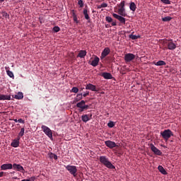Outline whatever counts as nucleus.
Listing matches in <instances>:
<instances>
[{
  "mask_svg": "<svg viewBox=\"0 0 181 181\" xmlns=\"http://www.w3.org/2000/svg\"><path fill=\"white\" fill-rule=\"evenodd\" d=\"M99 160L101 163V164L104 165L107 168H110V169L115 168V166H114V165L112 164L111 161H110L108 158L105 157V156H101L99 158Z\"/></svg>",
  "mask_w": 181,
  "mask_h": 181,
  "instance_id": "nucleus-1",
  "label": "nucleus"
},
{
  "mask_svg": "<svg viewBox=\"0 0 181 181\" xmlns=\"http://www.w3.org/2000/svg\"><path fill=\"white\" fill-rule=\"evenodd\" d=\"M163 45L167 46L168 50H175L177 44L173 42V39H164Z\"/></svg>",
  "mask_w": 181,
  "mask_h": 181,
  "instance_id": "nucleus-2",
  "label": "nucleus"
},
{
  "mask_svg": "<svg viewBox=\"0 0 181 181\" xmlns=\"http://www.w3.org/2000/svg\"><path fill=\"white\" fill-rule=\"evenodd\" d=\"M160 135L163 136V139L164 140L168 141L174 134H173V132H172V130H170V129H165V130H163V132H160Z\"/></svg>",
  "mask_w": 181,
  "mask_h": 181,
  "instance_id": "nucleus-3",
  "label": "nucleus"
},
{
  "mask_svg": "<svg viewBox=\"0 0 181 181\" xmlns=\"http://www.w3.org/2000/svg\"><path fill=\"white\" fill-rule=\"evenodd\" d=\"M65 168L69 172L71 175L74 177H77V168L76 166H74V165H67L65 166Z\"/></svg>",
  "mask_w": 181,
  "mask_h": 181,
  "instance_id": "nucleus-4",
  "label": "nucleus"
},
{
  "mask_svg": "<svg viewBox=\"0 0 181 181\" xmlns=\"http://www.w3.org/2000/svg\"><path fill=\"white\" fill-rule=\"evenodd\" d=\"M76 107L79 108V112H83L84 110H87L89 108V105H86V101H84V100L78 102Z\"/></svg>",
  "mask_w": 181,
  "mask_h": 181,
  "instance_id": "nucleus-5",
  "label": "nucleus"
},
{
  "mask_svg": "<svg viewBox=\"0 0 181 181\" xmlns=\"http://www.w3.org/2000/svg\"><path fill=\"white\" fill-rule=\"evenodd\" d=\"M41 129L44 132V133L47 135L49 139H53V133L50 128L47 127V126L42 125L41 126Z\"/></svg>",
  "mask_w": 181,
  "mask_h": 181,
  "instance_id": "nucleus-6",
  "label": "nucleus"
},
{
  "mask_svg": "<svg viewBox=\"0 0 181 181\" xmlns=\"http://www.w3.org/2000/svg\"><path fill=\"white\" fill-rule=\"evenodd\" d=\"M119 14L123 17H126L125 1L120 2V4L119 5Z\"/></svg>",
  "mask_w": 181,
  "mask_h": 181,
  "instance_id": "nucleus-7",
  "label": "nucleus"
},
{
  "mask_svg": "<svg viewBox=\"0 0 181 181\" xmlns=\"http://www.w3.org/2000/svg\"><path fill=\"white\" fill-rule=\"evenodd\" d=\"M151 150L153 152L154 154L157 156H162L163 152L160 149H158L153 144H151Z\"/></svg>",
  "mask_w": 181,
  "mask_h": 181,
  "instance_id": "nucleus-8",
  "label": "nucleus"
},
{
  "mask_svg": "<svg viewBox=\"0 0 181 181\" xmlns=\"http://www.w3.org/2000/svg\"><path fill=\"white\" fill-rule=\"evenodd\" d=\"M135 59V54L134 53H127L124 54V61L125 62H132Z\"/></svg>",
  "mask_w": 181,
  "mask_h": 181,
  "instance_id": "nucleus-9",
  "label": "nucleus"
},
{
  "mask_svg": "<svg viewBox=\"0 0 181 181\" xmlns=\"http://www.w3.org/2000/svg\"><path fill=\"white\" fill-rule=\"evenodd\" d=\"M113 17L117 19L122 24L125 25L126 24V19L124 18V16L121 15L116 14L115 13H113L112 14Z\"/></svg>",
  "mask_w": 181,
  "mask_h": 181,
  "instance_id": "nucleus-10",
  "label": "nucleus"
},
{
  "mask_svg": "<svg viewBox=\"0 0 181 181\" xmlns=\"http://www.w3.org/2000/svg\"><path fill=\"white\" fill-rule=\"evenodd\" d=\"M109 54H110V47H105V49L101 53V56H100L101 59H103V58L107 57V56H108Z\"/></svg>",
  "mask_w": 181,
  "mask_h": 181,
  "instance_id": "nucleus-11",
  "label": "nucleus"
},
{
  "mask_svg": "<svg viewBox=\"0 0 181 181\" xmlns=\"http://www.w3.org/2000/svg\"><path fill=\"white\" fill-rule=\"evenodd\" d=\"M86 89L87 90L98 91V89H97L96 86L94 84H91V83H88V84L86 85Z\"/></svg>",
  "mask_w": 181,
  "mask_h": 181,
  "instance_id": "nucleus-12",
  "label": "nucleus"
},
{
  "mask_svg": "<svg viewBox=\"0 0 181 181\" xmlns=\"http://www.w3.org/2000/svg\"><path fill=\"white\" fill-rule=\"evenodd\" d=\"M105 145L109 147V148H114L115 147H117V144H115V141H111L110 140L105 141Z\"/></svg>",
  "mask_w": 181,
  "mask_h": 181,
  "instance_id": "nucleus-13",
  "label": "nucleus"
},
{
  "mask_svg": "<svg viewBox=\"0 0 181 181\" xmlns=\"http://www.w3.org/2000/svg\"><path fill=\"white\" fill-rule=\"evenodd\" d=\"M13 168L14 169H17L18 171H20L22 173H24V172H25V168L20 164H13Z\"/></svg>",
  "mask_w": 181,
  "mask_h": 181,
  "instance_id": "nucleus-14",
  "label": "nucleus"
},
{
  "mask_svg": "<svg viewBox=\"0 0 181 181\" xmlns=\"http://www.w3.org/2000/svg\"><path fill=\"white\" fill-rule=\"evenodd\" d=\"M13 167V165L12 164H3L1 165V170H11Z\"/></svg>",
  "mask_w": 181,
  "mask_h": 181,
  "instance_id": "nucleus-15",
  "label": "nucleus"
},
{
  "mask_svg": "<svg viewBox=\"0 0 181 181\" xmlns=\"http://www.w3.org/2000/svg\"><path fill=\"white\" fill-rule=\"evenodd\" d=\"M102 76L105 80H112L113 78L112 75L110 72H103Z\"/></svg>",
  "mask_w": 181,
  "mask_h": 181,
  "instance_id": "nucleus-16",
  "label": "nucleus"
},
{
  "mask_svg": "<svg viewBox=\"0 0 181 181\" xmlns=\"http://www.w3.org/2000/svg\"><path fill=\"white\" fill-rule=\"evenodd\" d=\"M99 62H100L99 57H95L94 59L91 62V65H93V66H97V65L99 64Z\"/></svg>",
  "mask_w": 181,
  "mask_h": 181,
  "instance_id": "nucleus-17",
  "label": "nucleus"
},
{
  "mask_svg": "<svg viewBox=\"0 0 181 181\" xmlns=\"http://www.w3.org/2000/svg\"><path fill=\"white\" fill-rule=\"evenodd\" d=\"M92 117V115H88V114H85V115H82L81 116V119H82V121H83V122H88V121L90 120Z\"/></svg>",
  "mask_w": 181,
  "mask_h": 181,
  "instance_id": "nucleus-18",
  "label": "nucleus"
},
{
  "mask_svg": "<svg viewBox=\"0 0 181 181\" xmlns=\"http://www.w3.org/2000/svg\"><path fill=\"white\" fill-rule=\"evenodd\" d=\"M86 54H87V52H86V49H81L79 51V53L78 54L77 57L84 58V57H86Z\"/></svg>",
  "mask_w": 181,
  "mask_h": 181,
  "instance_id": "nucleus-19",
  "label": "nucleus"
},
{
  "mask_svg": "<svg viewBox=\"0 0 181 181\" xmlns=\"http://www.w3.org/2000/svg\"><path fill=\"white\" fill-rule=\"evenodd\" d=\"M83 15H84V18L86 21H90V16L88 14V8H84L83 9Z\"/></svg>",
  "mask_w": 181,
  "mask_h": 181,
  "instance_id": "nucleus-20",
  "label": "nucleus"
},
{
  "mask_svg": "<svg viewBox=\"0 0 181 181\" xmlns=\"http://www.w3.org/2000/svg\"><path fill=\"white\" fill-rule=\"evenodd\" d=\"M11 97L10 95L0 94V100H11Z\"/></svg>",
  "mask_w": 181,
  "mask_h": 181,
  "instance_id": "nucleus-21",
  "label": "nucleus"
},
{
  "mask_svg": "<svg viewBox=\"0 0 181 181\" xmlns=\"http://www.w3.org/2000/svg\"><path fill=\"white\" fill-rule=\"evenodd\" d=\"M158 168V171L160 172V173H163V175H168V172L165 171V168L161 165H159Z\"/></svg>",
  "mask_w": 181,
  "mask_h": 181,
  "instance_id": "nucleus-22",
  "label": "nucleus"
},
{
  "mask_svg": "<svg viewBox=\"0 0 181 181\" xmlns=\"http://www.w3.org/2000/svg\"><path fill=\"white\" fill-rule=\"evenodd\" d=\"M23 98V93L21 92H18L16 95H14V98H16L17 100H22Z\"/></svg>",
  "mask_w": 181,
  "mask_h": 181,
  "instance_id": "nucleus-23",
  "label": "nucleus"
},
{
  "mask_svg": "<svg viewBox=\"0 0 181 181\" xmlns=\"http://www.w3.org/2000/svg\"><path fill=\"white\" fill-rule=\"evenodd\" d=\"M129 8L131 9V11H133V12H135V11L136 9V5L135 2L130 3Z\"/></svg>",
  "mask_w": 181,
  "mask_h": 181,
  "instance_id": "nucleus-24",
  "label": "nucleus"
},
{
  "mask_svg": "<svg viewBox=\"0 0 181 181\" xmlns=\"http://www.w3.org/2000/svg\"><path fill=\"white\" fill-rule=\"evenodd\" d=\"M11 146L12 147H18V141H17V139H14V140H13V141L11 144Z\"/></svg>",
  "mask_w": 181,
  "mask_h": 181,
  "instance_id": "nucleus-25",
  "label": "nucleus"
},
{
  "mask_svg": "<svg viewBox=\"0 0 181 181\" xmlns=\"http://www.w3.org/2000/svg\"><path fill=\"white\" fill-rule=\"evenodd\" d=\"M82 98H83V95H82V93H78L77 98H75V100H74V103H75L76 102L80 101V100H82Z\"/></svg>",
  "mask_w": 181,
  "mask_h": 181,
  "instance_id": "nucleus-26",
  "label": "nucleus"
},
{
  "mask_svg": "<svg viewBox=\"0 0 181 181\" xmlns=\"http://www.w3.org/2000/svg\"><path fill=\"white\" fill-rule=\"evenodd\" d=\"M129 37L132 39L133 40H135L136 39L141 38V35H129Z\"/></svg>",
  "mask_w": 181,
  "mask_h": 181,
  "instance_id": "nucleus-27",
  "label": "nucleus"
},
{
  "mask_svg": "<svg viewBox=\"0 0 181 181\" xmlns=\"http://www.w3.org/2000/svg\"><path fill=\"white\" fill-rule=\"evenodd\" d=\"M155 65H157L158 66H161L163 65H165L166 63L164 61H158L156 63H154Z\"/></svg>",
  "mask_w": 181,
  "mask_h": 181,
  "instance_id": "nucleus-28",
  "label": "nucleus"
},
{
  "mask_svg": "<svg viewBox=\"0 0 181 181\" xmlns=\"http://www.w3.org/2000/svg\"><path fill=\"white\" fill-rule=\"evenodd\" d=\"M107 6H108L107 4H106L105 2H103L100 5L97 6V8L98 9H100V8H105V7H107Z\"/></svg>",
  "mask_w": 181,
  "mask_h": 181,
  "instance_id": "nucleus-29",
  "label": "nucleus"
},
{
  "mask_svg": "<svg viewBox=\"0 0 181 181\" xmlns=\"http://www.w3.org/2000/svg\"><path fill=\"white\" fill-rule=\"evenodd\" d=\"M7 75L9 76L11 78H15V76L13 74V72L11 71L10 70L6 71Z\"/></svg>",
  "mask_w": 181,
  "mask_h": 181,
  "instance_id": "nucleus-30",
  "label": "nucleus"
},
{
  "mask_svg": "<svg viewBox=\"0 0 181 181\" xmlns=\"http://www.w3.org/2000/svg\"><path fill=\"white\" fill-rule=\"evenodd\" d=\"M172 19V16H165L164 18H162L163 21H170Z\"/></svg>",
  "mask_w": 181,
  "mask_h": 181,
  "instance_id": "nucleus-31",
  "label": "nucleus"
},
{
  "mask_svg": "<svg viewBox=\"0 0 181 181\" xmlns=\"http://www.w3.org/2000/svg\"><path fill=\"white\" fill-rule=\"evenodd\" d=\"M115 126V123L113 121H110L109 123H107V127L110 128H113Z\"/></svg>",
  "mask_w": 181,
  "mask_h": 181,
  "instance_id": "nucleus-32",
  "label": "nucleus"
},
{
  "mask_svg": "<svg viewBox=\"0 0 181 181\" xmlns=\"http://www.w3.org/2000/svg\"><path fill=\"white\" fill-rule=\"evenodd\" d=\"M78 91H79V89H78V88H77V86H74V87L72 88V89H71V92H72V93H78Z\"/></svg>",
  "mask_w": 181,
  "mask_h": 181,
  "instance_id": "nucleus-33",
  "label": "nucleus"
},
{
  "mask_svg": "<svg viewBox=\"0 0 181 181\" xmlns=\"http://www.w3.org/2000/svg\"><path fill=\"white\" fill-rule=\"evenodd\" d=\"M78 5H79V7L82 8L84 6V3L83 0H78Z\"/></svg>",
  "mask_w": 181,
  "mask_h": 181,
  "instance_id": "nucleus-34",
  "label": "nucleus"
},
{
  "mask_svg": "<svg viewBox=\"0 0 181 181\" xmlns=\"http://www.w3.org/2000/svg\"><path fill=\"white\" fill-rule=\"evenodd\" d=\"M24 134H25V128L23 127L21 129V131H20L21 138H22V136H23Z\"/></svg>",
  "mask_w": 181,
  "mask_h": 181,
  "instance_id": "nucleus-35",
  "label": "nucleus"
},
{
  "mask_svg": "<svg viewBox=\"0 0 181 181\" xmlns=\"http://www.w3.org/2000/svg\"><path fill=\"white\" fill-rule=\"evenodd\" d=\"M74 21L76 24H78V23H79V20H78V16H77V14H76V13H75V15H74Z\"/></svg>",
  "mask_w": 181,
  "mask_h": 181,
  "instance_id": "nucleus-36",
  "label": "nucleus"
},
{
  "mask_svg": "<svg viewBox=\"0 0 181 181\" xmlns=\"http://www.w3.org/2000/svg\"><path fill=\"white\" fill-rule=\"evenodd\" d=\"M53 31L54 32H59L60 31V27H59V26L53 27Z\"/></svg>",
  "mask_w": 181,
  "mask_h": 181,
  "instance_id": "nucleus-37",
  "label": "nucleus"
},
{
  "mask_svg": "<svg viewBox=\"0 0 181 181\" xmlns=\"http://www.w3.org/2000/svg\"><path fill=\"white\" fill-rule=\"evenodd\" d=\"M106 21H107V23H112V18H111V16H106Z\"/></svg>",
  "mask_w": 181,
  "mask_h": 181,
  "instance_id": "nucleus-38",
  "label": "nucleus"
},
{
  "mask_svg": "<svg viewBox=\"0 0 181 181\" xmlns=\"http://www.w3.org/2000/svg\"><path fill=\"white\" fill-rule=\"evenodd\" d=\"M3 17H5V18H9V14H8V13L4 11L1 13Z\"/></svg>",
  "mask_w": 181,
  "mask_h": 181,
  "instance_id": "nucleus-39",
  "label": "nucleus"
},
{
  "mask_svg": "<svg viewBox=\"0 0 181 181\" xmlns=\"http://www.w3.org/2000/svg\"><path fill=\"white\" fill-rule=\"evenodd\" d=\"M160 1H162L163 4H166L167 5L170 4V0H160Z\"/></svg>",
  "mask_w": 181,
  "mask_h": 181,
  "instance_id": "nucleus-40",
  "label": "nucleus"
},
{
  "mask_svg": "<svg viewBox=\"0 0 181 181\" xmlns=\"http://www.w3.org/2000/svg\"><path fill=\"white\" fill-rule=\"evenodd\" d=\"M76 11H75V9H71V14L73 18H74V16L76 15Z\"/></svg>",
  "mask_w": 181,
  "mask_h": 181,
  "instance_id": "nucleus-41",
  "label": "nucleus"
},
{
  "mask_svg": "<svg viewBox=\"0 0 181 181\" xmlns=\"http://www.w3.org/2000/svg\"><path fill=\"white\" fill-rule=\"evenodd\" d=\"M21 135H20V133L18 134V138L16 139H17V141H18V146H20V140H21Z\"/></svg>",
  "mask_w": 181,
  "mask_h": 181,
  "instance_id": "nucleus-42",
  "label": "nucleus"
},
{
  "mask_svg": "<svg viewBox=\"0 0 181 181\" xmlns=\"http://www.w3.org/2000/svg\"><path fill=\"white\" fill-rule=\"evenodd\" d=\"M18 121L20 124H25V119H18Z\"/></svg>",
  "mask_w": 181,
  "mask_h": 181,
  "instance_id": "nucleus-43",
  "label": "nucleus"
},
{
  "mask_svg": "<svg viewBox=\"0 0 181 181\" xmlns=\"http://www.w3.org/2000/svg\"><path fill=\"white\" fill-rule=\"evenodd\" d=\"M90 94L89 91H86V93H83V97L88 96Z\"/></svg>",
  "mask_w": 181,
  "mask_h": 181,
  "instance_id": "nucleus-44",
  "label": "nucleus"
},
{
  "mask_svg": "<svg viewBox=\"0 0 181 181\" xmlns=\"http://www.w3.org/2000/svg\"><path fill=\"white\" fill-rule=\"evenodd\" d=\"M4 175H5V172L1 171L0 172V178H1V177H3Z\"/></svg>",
  "mask_w": 181,
  "mask_h": 181,
  "instance_id": "nucleus-45",
  "label": "nucleus"
},
{
  "mask_svg": "<svg viewBox=\"0 0 181 181\" xmlns=\"http://www.w3.org/2000/svg\"><path fill=\"white\" fill-rule=\"evenodd\" d=\"M54 159L55 160H57V159H58V157H57V154H54Z\"/></svg>",
  "mask_w": 181,
  "mask_h": 181,
  "instance_id": "nucleus-46",
  "label": "nucleus"
},
{
  "mask_svg": "<svg viewBox=\"0 0 181 181\" xmlns=\"http://www.w3.org/2000/svg\"><path fill=\"white\" fill-rule=\"evenodd\" d=\"M35 177H31L30 178V181H35Z\"/></svg>",
  "mask_w": 181,
  "mask_h": 181,
  "instance_id": "nucleus-47",
  "label": "nucleus"
},
{
  "mask_svg": "<svg viewBox=\"0 0 181 181\" xmlns=\"http://www.w3.org/2000/svg\"><path fill=\"white\" fill-rule=\"evenodd\" d=\"M49 158H54V153H49Z\"/></svg>",
  "mask_w": 181,
  "mask_h": 181,
  "instance_id": "nucleus-48",
  "label": "nucleus"
},
{
  "mask_svg": "<svg viewBox=\"0 0 181 181\" xmlns=\"http://www.w3.org/2000/svg\"><path fill=\"white\" fill-rule=\"evenodd\" d=\"M112 26H116V25H117L116 21H112Z\"/></svg>",
  "mask_w": 181,
  "mask_h": 181,
  "instance_id": "nucleus-49",
  "label": "nucleus"
},
{
  "mask_svg": "<svg viewBox=\"0 0 181 181\" xmlns=\"http://www.w3.org/2000/svg\"><path fill=\"white\" fill-rule=\"evenodd\" d=\"M21 181H30V179H23Z\"/></svg>",
  "mask_w": 181,
  "mask_h": 181,
  "instance_id": "nucleus-50",
  "label": "nucleus"
},
{
  "mask_svg": "<svg viewBox=\"0 0 181 181\" xmlns=\"http://www.w3.org/2000/svg\"><path fill=\"white\" fill-rule=\"evenodd\" d=\"M13 121H14L15 122H18V119H14Z\"/></svg>",
  "mask_w": 181,
  "mask_h": 181,
  "instance_id": "nucleus-51",
  "label": "nucleus"
},
{
  "mask_svg": "<svg viewBox=\"0 0 181 181\" xmlns=\"http://www.w3.org/2000/svg\"><path fill=\"white\" fill-rule=\"evenodd\" d=\"M5 1V0H0V2H4Z\"/></svg>",
  "mask_w": 181,
  "mask_h": 181,
  "instance_id": "nucleus-52",
  "label": "nucleus"
},
{
  "mask_svg": "<svg viewBox=\"0 0 181 181\" xmlns=\"http://www.w3.org/2000/svg\"><path fill=\"white\" fill-rule=\"evenodd\" d=\"M105 28H109V25H105Z\"/></svg>",
  "mask_w": 181,
  "mask_h": 181,
  "instance_id": "nucleus-53",
  "label": "nucleus"
},
{
  "mask_svg": "<svg viewBox=\"0 0 181 181\" xmlns=\"http://www.w3.org/2000/svg\"><path fill=\"white\" fill-rule=\"evenodd\" d=\"M13 179H18V177H13Z\"/></svg>",
  "mask_w": 181,
  "mask_h": 181,
  "instance_id": "nucleus-54",
  "label": "nucleus"
}]
</instances>
